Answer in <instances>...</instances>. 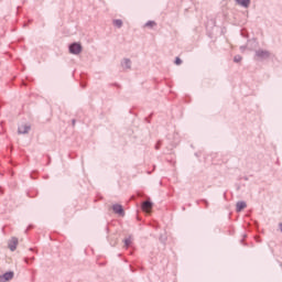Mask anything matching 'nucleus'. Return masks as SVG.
<instances>
[{"instance_id": "9d476101", "label": "nucleus", "mask_w": 282, "mask_h": 282, "mask_svg": "<svg viewBox=\"0 0 282 282\" xmlns=\"http://www.w3.org/2000/svg\"><path fill=\"white\" fill-rule=\"evenodd\" d=\"M239 6H242V8H248L250 6V0H236Z\"/></svg>"}, {"instance_id": "6e6552de", "label": "nucleus", "mask_w": 282, "mask_h": 282, "mask_svg": "<svg viewBox=\"0 0 282 282\" xmlns=\"http://www.w3.org/2000/svg\"><path fill=\"white\" fill-rule=\"evenodd\" d=\"M246 206H247L246 202H238L236 205L237 213H241V210H243V208H246Z\"/></svg>"}, {"instance_id": "7ed1b4c3", "label": "nucleus", "mask_w": 282, "mask_h": 282, "mask_svg": "<svg viewBox=\"0 0 282 282\" xmlns=\"http://www.w3.org/2000/svg\"><path fill=\"white\" fill-rule=\"evenodd\" d=\"M8 246H9V250H11V252H14V250H17V247L19 246V239L14 237L11 238L9 240Z\"/></svg>"}, {"instance_id": "9b49d317", "label": "nucleus", "mask_w": 282, "mask_h": 282, "mask_svg": "<svg viewBox=\"0 0 282 282\" xmlns=\"http://www.w3.org/2000/svg\"><path fill=\"white\" fill-rule=\"evenodd\" d=\"M113 25H116V28H122V20H115Z\"/></svg>"}, {"instance_id": "0eeeda50", "label": "nucleus", "mask_w": 282, "mask_h": 282, "mask_svg": "<svg viewBox=\"0 0 282 282\" xmlns=\"http://www.w3.org/2000/svg\"><path fill=\"white\" fill-rule=\"evenodd\" d=\"M121 66L123 67V69H131V59L124 58L121 63Z\"/></svg>"}, {"instance_id": "4468645a", "label": "nucleus", "mask_w": 282, "mask_h": 282, "mask_svg": "<svg viewBox=\"0 0 282 282\" xmlns=\"http://www.w3.org/2000/svg\"><path fill=\"white\" fill-rule=\"evenodd\" d=\"M241 55H236L235 57H234V61H235V63H241Z\"/></svg>"}, {"instance_id": "f03ea898", "label": "nucleus", "mask_w": 282, "mask_h": 282, "mask_svg": "<svg viewBox=\"0 0 282 282\" xmlns=\"http://www.w3.org/2000/svg\"><path fill=\"white\" fill-rule=\"evenodd\" d=\"M257 58H260L261 61H265V58H270V52L263 51V50H258L256 52Z\"/></svg>"}, {"instance_id": "f8f14e48", "label": "nucleus", "mask_w": 282, "mask_h": 282, "mask_svg": "<svg viewBox=\"0 0 282 282\" xmlns=\"http://www.w3.org/2000/svg\"><path fill=\"white\" fill-rule=\"evenodd\" d=\"M124 246L126 248H129V246H131V237L124 239Z\"/></svg>"}, {"instance_id": "1a4fd4ad", "label": "nucleus", "mask_w": 282, "mask_h": 282, "mask_svg": "<svg viewBox=\"0 0 282 282\" xmlns=\"http://www.w3.org/2000/svg\"><path fill=\"white\" fill-rule=\"evenodd\" d=\"M30 131V126H20L18 133H28Z\"/></svg>"}, {"instance_id": "39448f33", "label": "nucleus", "mask_w": 282, "mask_h": 282, "mask_svg": "<svg viewBox=\"0 0 282 282\" xmlns=\"http://www.w3.org/2000/svg\"><path fill=\"white\" fill-rule=\"evenodd\" d=\"M141 208L144 213H151V208H153V203L145 200L142 203Z\"/></svg>"}, {"instance_id": "f257e3e1", "label": "nucleus", "mask_w": 282, "mask_h": 282, "mask_svg": "<svg viewBox=\"0 0 282 282\" xmlns=\"http://www.w3.org/2000/svg\"><path fill=\"white\" fill-rule=\"evenodd\" d=\"M80 52H83V46L80 45V43H73L69 45L70 54L78 55V54H80Z\"/></svg>"}, {"instance_id": "423d86ee", "label": "nucleus", "mask_w": 282, "mask_h": 282, "mask_svg": "<svg viewBox=\"0 0 282 282\" xmlns=\"http://www.w3.org/2000/svg\"><path fill=\"white\" fill-rule=\"evenodd\" d=\"M112 210L113 213H116L117 215H120L121 217H124V209L122 208V205H113L112 206Z\"/></svg>"}, {"instance_id": "dca6fc26", "label": "nucleus", "mask_w": 282, "mask_h": 282, "mask_svg": "<svg viewBox=\"0 0 282 282\" xmlns=\"http://www.w3.org/2000/svg\"><path fill=\"white\" fill-rule=\"evenodd\" d=\"M280 230H281V232H282V223L280 224Z\"/></svg>"}, {"instance_id": "2eb2a0df", "label": "nucleus", "mask_w": 282, "mask_h": 282, "mask_svg": "<svg viewBox=\"0 0 282 282\" xmlns=\"http://www.w3.org/2000/svg\"><path fill=\"white\" fill-rule=\"evenodd\" d=\"M175 65H182V59L180 57H176Z\"/></svg>"}, {"instance_id": "ddd939ff", "label": "nucleus", "mask_w": 282, "mask_h": 282, "mask_svg": "<svg viewBox=\"0 0 282 282\" xmlns=\"http://www.w3.org/2000/svg\"><path fill=\"white\" fill-rule=\"evenodd\" d=\"M155 25V22L154 21H149L147 24H145V28H154Z\"/></svg>"}, {"instance_id": "20e7f679", "label": "nucleus", "mask_w": 282, "mask_h": 282, "mask_svg": "<svg viewBox=\"0 0 282 282\" xmlns=\"http://www.w3.org/2000/svg\"><path fill=\"white\" fill-rule=\"evenodd\" d=\"M12 279H14V272H12V271L7 272V273L0 275V282L12 281Z\"/></svg>"}]
</instances>
